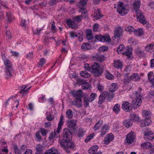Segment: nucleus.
I'll use <instances>...</instances> for the list:
<instances>
[{
	"mask_svg": "<svg viewBox=\"0 0 154 154\" xmlns=\"http://www.w3.org/2000/svg\"><path fill=\"white\" fill-rule=\"evenodd\" d=\"M72 94L75 97V99L72 102V104L78 108L82 106V104L81 98L83 97L82 90L80 89L77 91H73L72 92Z\"/></svg>",
	"mask_w": 154,
	"mask_h": 154,
	"instance_id": "nucleus-1",
	"label": "nucleus"
},
{
	"mask_svg": "<svg viewBox=\"0 0 154 154\" xmlns=\"http://www.w3.org/2000/svg\"><path fill=\"white\" fill-rule=\"evenodd\" d=\"M91 69L95 77L100 76L103 72V67L97 63H95L91 66Z\"/></svg>",
	"mask_w": 154,
	"mask_h": 154,
	"instance_id": "nucleus-2",
	"label": "nucleus"
},
{
	"mask_svg": "<svg viewBox=\"0 0 154 154\" xmlns=\"http://www.w3.org/2000/svg\"><path fill=\"white\" fill-rule=\"evenodd\" d=\"M71 140L69 141L60 140L59 141L61 146L68 153L70 152L69 149H73L75 147V143H72Z\"/></svg>",
	"mask_w": 154,
	"mask_h": 154,
	"instance_id": "nucleus-3",
	"label": "nucleus"
},
{
	"mask_svg": "<svg viewBox=\"0 0 154 154\" xmlns=\"http://www.w3.org/2000/svg\"><path fill=\"white\" fill-rule=\"evenodd\" d=\"M4 62L5 67L6 78L7 79H8L12 75L11 72L13 71V66L10 61L8 59L4 60Z\"/></svg>",
	"mask_w": 154,
	"mask_h": 154,
	"instance_id": "nucleus-4",
	"label": "nucleus"
},
{
	"mask_svg": "<svg viewBox=\"0 0 154 154\" xmlns=\"http://www.w3.org/2000/svg\"><path fill=\"white\" fill-rule=\"evenodd\" d=\"M142 90L141 88L139 87L138 88V91H136L135 93V94L136 96L135 99L133 100L131 102V104L134 107L137 108L139 106L142 102L141 97H142V94L140 93Z\"/></svg>",
	"mask_w": 154,
	"mask_h": 154,
	"instance_id": "nucleus-5",
	"label": "nucleus"
},
{
	"mask_svg": "<svg viewBox=\"0 0 154 154\" xmlns=\"http://www.w3.org/2000/svg\"><path fill=\"white\" fill-rule=\"evenodd\" d=\"M62 129V126L58 125L57 129H55L54 132H51L50 135L48 139L51 141L54 138H57L60 137V133Z\"/></svg>",
	"mask_w": 154,
	"mask_h": 154,
	"instance_id": "nucleus-6",
	"label": "nucleus"
},
{
	"mask_svg": "<svg viewBox=\"0 0 154 154\" xmlns=\"http://www.w3.org/2000/svg\"><path fill=\"white\" fill-rule=\"evenodd\" d=\"M117 11L122 16L127 14L128 11L124 7V4L123 2H119L118 5Z\"/></svg>",
	"mask_w": 154,
	"mask_h": 154,
	"instance_id": "nucleus-7",
	"label": "nucleus"
},
{
	"mask_svg": "<svg viewBox=\"0 0 154 154\" xmlns=\"http://www.w3.org/2000/svg\"><path fill=\"white\" fill-rule=\"evenodd\" d=\"M63 139L61 140L69 141L72 139V134L70 130L67 128H65L63 130Z\"/></svg>",
	"mask_w": 154,
	"mask_h": 154,
	"instance_id": "nucleus-8",
	"label": "nucleus"
},
{
	"mask_svg": "<svg viewBox=\"0 0 154 154\" xmlns=\"http://www.w3.org/2000/svg\"><path fill=\"white\" fill-rule=\"evenodd\" d=\"M136 12L137 14V20L143 24H146V22L145 20L144 16L143 13L140 10L137 11Z\"/></svg>",
	"mask_w": 154,
	"mask_h": 154,
	"instance_id": "nucleus-9",
	"label": "nucleus"
},
{
	"mask_svg": "<svg viewBox=\"0 0 154 154\" xmlns=\"http://www.w3.org/2000/svg\"><path fill=\"white\" fill-rule=\"evenodd\" d=\"M135 133L132 132L128 134L126 137L127 142L128 143L131 144L134 141L135 137Z\"/></svg>",
	"mask_w": 154,
	"mask_h": 154,
	"instance_id": "nucleus-10",
	"label": "nucleus"
},
{
	"mask_svg": "<svg viewBox=\"0 0 154 154\" xmlns=\"http://www.w3.org/2000/svg\"><path fill=\"white\" fill-rule=\"evenodd\" d=\"M144 138L146 140H152L154 139V134L152 132H147L145 134Z\"/></svg>",
	"mask_w": 154,
	"mask_h": 154,
	"instance_id": "nucleus-11",
	"label": "nucleus"
},
{
	"mask_svg": "<svg viewBox=\"0 0 154 154\" xmlns=\"http://www.w3.org/2000/svg\"><path fill=\"white\" fill-rule=\"evenodd\" d=\"M122 108L125 111L128 112L132 109L131 104L127 102H124L122 105Z\"/></svg>",
	"mask_w": 154,
	"mask_h": 154,
	"instance_id": "nucleus-12",
	"label": "nucleus"
},
{
	"mask_svg": "<svg viewBox=\"0 0 154 154\" xmlns=\"http://www.w3.org/2000/svg\"><path fill=\"white\" fill-rule=\"evenodd\" d=\"M66 23L68 26L72 29H76L78 26V24L75 23L73 20H67Z\"/></svg>",
	"mask_w": 154,
	"mask_h": 154,
	"instance_id": "nucleus-13",
	"label": "nucleus"
},
{
	"mask_svg": "<svg viewBox=\"0 0 154 154\" xmlns=\"http://www.w3.org/2000/svg\"><path fill=\"white\" fill-rule=\"evenodd\" d=\"M132 49L131 48L129 47H127L126 49V51L123 52L122 54L123 55L127 56L128 58H131V56L132 54Z\"/></svg>",
	"mask_w": 154,
	"mask_h": 154,
	"instance_id": "nucleus-14",
	"label": "nucleus"
},
{
	"mask_svg": "<svg viewBox=\"0 0 154 154\" xmlns=\"http://www.w3.org/2000/svg\"><path fill=\"white\" fill-rule=\"evenodd\" d=\"M109 129V126L108 125L105 124L101 128V130L100 131V135L101 136H104L107 132Z\"/></svg>",
	"mask_w": 154,
	"mask_h": 154,
	"instance_id": "nucleus-15",
	"label": "nucleus"
},
{
	"mask_svg": "<svg viewBox=\"0 0 154 154\" xmlns=\"http://www.w3.org/2000/svg\"><path fill=\"white\" fill-rule=\"evenodd\" d=\"M114 139V136L112 134H109L106 135V137H105L104 142L105 144H108L111 141Z\"/></svg>",
	"mask_w": 154,
	"mask_h": 154,
	"instance_id": "nucleus-16",
	"label": "nucleus"
},
{
	"mask_svg": "<svg viewBox=\"0 0 154 154\" xmlns=\"http://www.w3.org/2000/svg\"><path fill=\"white\" fill-rule=\"evenodd\" d=\"M107 94H106V91L103 92L101 93L99 97L98 102V103L99 104H101L103 102L104 100L106 97V95H107Z\"/></svg>",
	"mask_w": 154,
	"mask_h": 154,
	"instance_id": "nucleus-17",
	"label": "nucleus"
},
{
	"mask_svg": "<svg viewBox=\"0 0 154 154\" xmlns=\"http://www.w3.org/2000/svg\"><path fill=\"white\" fill-rule=\"evenodd\" d=\"M151 123V121L149 117L146 118L144 120H142L141 122V126L142 127H145L146 125H148Z\"/></svg>",
	"mask_w": 154,
	"mask_h": 154,
	"instance_id": "nucleus-18",
	"label": "nucleus"
},
{
	"mask_svg": "<svg viewBox=\"0 0 154 154\" xmlns=\"http://www.w3.org/2000/svg\"><path fill=\"white\" fill-rule=\"evenodd\" d=\"M140 1L139 0H135L133 4V7L134 10L136 12L137 11H139L138 10L140 7Z\"/></svg>",
	"mask_w": 154,
	"mask_h": 154,
	"instance_id": "nucleus-19",
	"label": "nucleus"
},
{
	"mask_svg": "<svg viewBox=\"0 0 154 154\" xmlns=\"http://www.w3.org/2000/svg\"><path fill=\"white\" fill-rule=\"evenodd\" d=\"M57 150L54 147H52L51 149L47 150L44 154H56ZM35 154H42L41 153H37Z\"/></svg>",
	"mask_w": 154,
	"mask_h": 154,
	"instance_id": "nucleus-20",
	"label": "nucleus"
},
{
	"mask_svg": "<svg viewBox=\"0 0 154 154\" xmlns=\"http://www.w3.org/2000/svg\"><path fill=\"white\" fill-rule=\"evenodd\" d=\"M76 121L73 119L70 120L67 123V125L69 128H72L76 125Z\"/></svg>",
	"mask_w": 154,
	"mask_h": 154,
	"instance_id": "nucleus-21",
	"label": "nucleus"
},
{
	"mask_svg": "<svg viewBox=\"0 0 154 154\" xmlns=\"http://www.w3.org/2000/svg\"><path fill=\"white\" fill-rule=\"evenodd\" d=\"M114 64V67L116 68L121 69L123 67L122 63L120 60L115 61Z\"/></svg>",
	"mask_w": 154,
	"mask_h": 154,
	"instance_id": "nucleus-22",
	"label": "nucleus"
},
{
	"mask_svg": "<svg viewBox=\"0 0 154 154\" xmlns=\"http://www.w3.org/2000/svg\"><path fill=\"white\" fill-rule=\"evenodd\" d=\"M134 34L139 36H141L143 34V31L140 28L134 29Z\"/></svg>",
	"mask_w": 154,
	"mask_h": 154,
	"instance_id": "nucleus-23",
	"label": "nucleus"
},
{
	"mask_svg": "<svg viewBox=\"0 0 154 154\" xmlns=\"http://www.w3.org/2000/svg\"><path fill=\"white\" fill-rule=\"evenodd\" d=\"M141 147L143 149H149L152 146V144L150 142H146L140 144Z\"/></svg>",
	"mask_w": 154,
	"mask_h": 154,
	"instance_id": "nucleus-24",
	"label": "nucleus"
},
{
	"mask_svg": "<svg viewBox=\"0 0 154 154\" xmlns=\"http://www.w3.org/2000/svg\"><path fill=\"white\" fill-rule=\"evenodd\" d=\"M145 50L146 51L151 52L154 50V45L150 44L145 47Z\"/></svg>",
	"mask_w": 154,
	"mask_h": 154,
	"instance_id": "nucleus-25",
	"label": "nucleus"
},
{
	"mask_svg": "<svg viewBox=\"0 0 154 154\" xmlns=\"http://www.w3.org/2000/svg\"><path fill=\"white\" fill-rule=\"evenodd\" d=\"M91 46L89 44L84 43L82 44L81 46L82 49L84 51H87L91 49Z\"/></svg>",
	"mask_w": 154,
	"mask_h": 154,
	"instance_id": "nucleus-26",
	"label": "nucleus"
},
{
	"mask_svg": "<svg viewBox=\"0 0 154 154\" xmlns=\"http://www.w3.org/2000/svg\"><path fill=\"white\" fill-rule=\"evenodd\" d=\"M89 97L87 96H85L84 97L83 102L84 105L86 107H87L89 106V102H90L89 100Z\"/></svg>",
	"mask_w": 154,
	"mask_h": 154,
	"instance_id": "nucleus-27",
	"label": "nucleus"
},
{
	"mask_svg": "<svg viewBox=\"0 0 154 154\" xmlns=\"http://www.w3.org/2000/svg\"><path fill=\"white\" fill-rule=\"evenodd\" d=\"M94 14V17L96 20L100 19L102 17V15L100 13V10L99 9H98L97 10L95 11Z\"/></svg>",
	"mask_w": 154,
	"mask_h": 154,
	"instance_id": "nucleus-28",
	"label": "nucleus"
},
{
	"mask_svg": "<svg viewBox=\"0 0 154 154\" xmlns=\"http://www.w3.org/2000/svg\"><path fill=\"white\" fill-rule=\"evenodd\" d=\"M118 88V85L116 83H112L109 88V91L111 92H114L116 91Z\"/></svg>",
	"mask_w": 154,
	"mask_h": 154,
	"instance_id": "nucleus-29",
	"label": "nucleus"
},
{
	"mask_svg": "<svg viewBox=\"0 0 154 154\" xmlns=\"http://www.w3.org/2000/svg\"><path fill=\"white\" fill-rule=\"evenodd\" d=\"M130 78L132 80L135 82L139 80L140 79V77L137 73L133 74L130 76Z\"/></svg>",
	"mask_w": 154,
	"mask_h": 154,
	"instance_id": "nucleus-30",
	"label": "nucleus"
},
{
	"mask_svg": "<svg viewBox=\"0 0 154 154\" xmlns=\"http://www.w3.org/2000/svg\"><path fill=\"white\" fill-rule=\"evenodd\" d=\"M124 123L125 126L127 128H129L132 125V121L129 119L124 121Z\"/></svg>",
	"mask_w": 154,
	"mask_h": 154,
	"instance_id": "nucleus-31",
	"label": "nucleus"
},
{
	"mask_svg": "<svg viewBox=\"0 0 154 154\" xmlns=\"http://www.w3.org/2000/svg\"><path fill=\"white\" fill-rule=\"evenodd\" d=\"M130 119H131L132 121H133L135 122H137L138 121L139 119V116L133 113H132L130 114Z\"/></svg>",
	"mask_w": 154,
	"mask_h": 154,
	"instance_id": "nucleus-32",
	"label": "nucleus"
},
{
	"mask_svg": "<svg viewBox=\"0 0 154 154\" xmlns=\"http://www.w3.org/2000/svg\"><path fill=\"white\" fill-rule=\"evenodd\" d=\"M86 38L88 40H91L93 38L92 31L90 29L86 30Z\"/></svg>",
	"mask_w": 154,
	"mask_h": 154,
	"instance_id": "nucleus-33",
	"label": "nucleus"
},
{
	"mask_svg": "<svg viewBox=\"0 0 154 154\" xmlns=\"http://www.w3.org/2000/svg\"><path fill=\"white\" fill-rule=\"evenodd\" d=\"M98 148V147L97 146L95 145L94 147L88 150V152L90 154H93L95 153L96 152Z\"/></svg>",
	"mask_w": 154,
	"mask_h": 154,
	"instance_id": "nucleus-34",
	"label": "nucleus"
},
{
	"mask_svg": "<svg viewBox=\"0 0 154 154\" xmlns=\"http://www.w3.org/2000/svg\"><path fill=\"white\" fill-rule=\"evenodd\" d=\"M66 116L68 118L71 119L73 117V112L70 109H67L66 112Z\"/></svg>",
	"mask_w": 154,
	"mask_h": 154,
	"instance_id": "nucleus-35",
	"label": "nucleus"
},
{
	"mask_svg": "<svg viewBox=\"0 0 154 154\" xmlns=\"http://www.w3.org/2000/svg\"><path fill=\"white\" fill-rule=\"evenodd\" d=\"M122 30L120 29H116L115 32V37L118 38L119 37L122 35Z\"/></svg>",
	"mask_w": 154,
	"mask_h": 154,
	"instance_id": "nucleus-36",
	"label": "nucleus"
},
{
	"mask_svg": "<svg viewBox=\"0 0 154 154\" xmlns=\"http://www.w3.org/2000/svg\"><path fill=\"white\" fill-rule=\"evenodd\" d=\"M113 110L117 114H118L120 111V106L118 104H116L113 107Z\"/></svg>",
	"mask_w": 154,
	"mask_h": 154,
	"instance_id": "nucleus-37",
	"label": "nucleus"
},
{
	"mask_svg": "<svg viewBox=\"0 0 154 154\" xmlns=\"http://www.w3.org/2000/svg\"><path fill=\"white\" fill-rule=\"evenodd\" d=\"M88 0H80L79 3L77 4V5L78 7L81 6H84L87 4Z\"/></svg>",
	"mask_w": 154,
	"mask_h": 154,
	"instance_id": "nucleus-38",
	"label": "nucleus"
},
{
	"mask_svg": "<svg viewBox=\"0 0 154 154\" xmlns=\"http://www.w3.org/2000/svg\"><path fill=\"white\" fill-rule=\"evenodd\" d=\"M6 17L8 21L11 22L14 18L12 14L10 12H8L6 13Z\"/></svg>",
	"mask_w": 154,
	"mask_h": 154,
	"instance_id": "nucleus-39",
	"label": "nucleus"
},
{
	"mask_svg": "<svg viewBox=\"0 0 154 154\" xmlns=\"http://www.w3.org/2000/svg\"><path fill=\"white\" fill-rule=\"evenodd\" d=\"M85 131L83 128H79L78 131V136L79 137H82L85 134Z\"/></svg>",
	"mask_w": 154,
	"mask_h": 154,
	"instance_id": "nucleus-40",
	"label": "nucleus"
},
{
	"mask_svg": "<svg viewBox=\"0 0 154 154\" xmlns=\"http://www.w3.org/2000/svg\"><path fill=\"white\" fill-rule=\"evenodd\" d=\"M80 75L82 77L88 78L90 76V74L86 71H83L80 72Z\"/></svg>",
	"mask_w": 154,
	"mask_h": 154,
	"instance_id": "nucleus-41",
	"label": "nucleus"
},
{
	"mask_svg": "<svg viewBox=\"0 0 154 154\" xmlns=\"http://www.w3.org/2000/svg\"><path fill=\"white\" fill-rule=\"evenodd\" d=\"M106 94H107V95H106L107 99L108 101H110L111 100L113 97L114 94L108 92L106 91Z\"/></svg>",
	"mask_w": 154,
	"mask_h": 154,
	"instance_id": "nucleus-42",
	"label": "nucleus"
},
{
	"mask_svg": "<svg viewBox=\"0 0 154 154\" xmlns=\"http://www.w3.org/2000/svg\"><path fill=\"white\" fill-rule=\"evenodd\" d=\"M81 17L80 15H78L73 17V20L76 23H79L82 20Z\"/></svg>",
	"mask_w": 154,
	"mask_h": 154,
	"instance_id": "nucleus-43",
	"label": "nucleus"
},
{
	"mask_svg": "<svg viewBox=\"0 0 154 154\" xmlns=\"http://www.w3.org/2000/svg\"><path fill=\"white\" fill-rule=\"evenodd\" d=\"M97 96V94L94 93H92L90 95V97H89V99L90 100L89 101L90 102H92L95 98Z\"/></svg>",
	"mask_w": 154,
	"mask_h": 154,
	"instance_id": "nucleus-44",
	"label": "nucleus"
},
{
	"mask_svg": "<svg viewBox=\"0 0 154 154\" xmlns=\"http://www.w3.org/2000/svg\"><path fill=\"white\" fill-rule=\"evenodd\" d=\"M89 84L88 82H85L83 84H82V88L83 89H88L89 87Z\"/></svg>",
	"mask_w": 154,
	"mask_h": 154,
	"instance_id": "nucleus-45",
	"label": "nucleus"
},
{
	"mask_svg": "<svg viewBox=\"0 0 154 154\" xmlns=\"http://www.w3.org/2000/svg\"><path fill=\"white\" fill-rule=\"evenodd\" d=\"M125 48L124 46L123 45H121L119 46L117 48V51L119 54H121L122 53L121 51H122Z\"/></svg>",
	"mask_w": 154,
	"mask_h": 154,
	"instance_id": "nucleus-46",
	"label": "nucleus"
},
{
	"mask_svg": "<svg viewBox=\"0 0 154 154\" xmlns=\"http://www.w3.org/2000/svg\"><path fill=\"white\" fill-rule=\"evenodd\" d=\"M107 74L106 75V77L108 79L111 80L113 79L114 77L111 74H110L109 72L108 71H106Z\"/></svg>",
	"mask_w": 154,
	"mask_h": 154,
	"instance_id": "nucleus-47",
	"label": "nucleus"
},
{
	"mask_svg": "<svg viewBox=\"0 0 154 154\" xmlns=\"http://www.w3.org/2000/svg\"><path fill=\"white\" fill-rule=\"evenodd\" d=\"M85 82V81L81 79L78 78L76 79V83L77 85H82V84H83Z\"/></svg>",
	"mask_w": 154,
	"mask_h": 154,
	"instance_id": "nucleus-48",
	"label": "nucleus"
},
{
	"mask_svg": "<svg viewBox=\"0 0 154 154\" xmlns=\"http://www.w3.org/2000/svg\"><path fill=\"white\" fill-rule=\"evenodd\" d=\"M103 38L104 41L102 42H106L109 43L111 42V39L109 36H103Z\"/></svg>",
	"mask_w": 154,
	"mask_h": 154,
	"instance_id": "nucleus-49",
	"label": "nucleus"
},
{
	"mask_svg": "<svg viewBox=\"0 0 154 154\" xmlns=\"http://www.w3.org/2000/svg\"><path fill=\"white\" fill-rule=\"evenodd\" d=\"M151 112L149 111L144 110L143 112V115L144 117H148L151 114Z\"/></svg>",
	"mask_w": 154,
	"mask_h": 154,
	"instance_id": "nucleus-50",
	"label": "nucleus"
},
{
	"mask_svg": "<svg viewBox=\"0 0 154 154\" xmlns=\"http://www.w3.org/2000/svg\"><path fill=\"white\" fill-rule=\"evenodd\" d=\"M43 147L41 144H37L35 147V149L38 152H41L42 149Z\"/></svg>",
	"mask_w": 154,
	"mask_h": 154,
	"instance_id": "nucleus-51",
	"label": "nucleus"
},
{
	"mask_svg": "<svg viewBox=\"0 0 154 154\" xmlns=\"http://www.w3.org/2000/svg\"><path fill=\"white\" fill-rule=\"evenodd\" d=\"M137 54L139 56H142L144 55L143 51H142L139 49L137 50L136 51Z\"/></svg>",
	"mask_w": 154,
	"mask_h": 154,
	"instance_id": "nucleus-52",
	"label": "nucleus"
},
{
	"mask_svg": "<svg viewBox=\"0 0 154 154\" xmlns=\"http://www.w3.org/2000/svg\"><path fill=\"white\" fill-rule=\"evenodd\" d=\"M14 149L15 154H20L22 152L21 151L19 150L17 146H15L14 147Z\"/></svg>",
	"mask_w": 154,
	"mask_h": 154,
	"instance_id": "nucleus-53",
	"label": "nucleus"
},
{
	"mask_svg": "<svg viewBox=\"0 0 154 154\" xmlns=\"http://www.w3.org/2000/svg\"><path fill=\"white\" fill-rule=\"evenodd\" d=\"M84 6H81L80 7H79L80 9L79 11V12H81L82 13H88V12L86 10V8H85Z\"/></svg>",
	"mask_w": 154,
	"mask_h": 154,
	"instance_id": "nucleus-54",
	"label": "nucleus"
},
{
	"mask_svg": "<svg viewBox=\"0 0 154 154\" xmlns=\"http://www.w3.org/2000/svg\"><path fill=\"white\" fill-rule=\"evenodd\" d=\"M103 36L101 35H97L95 36V38L98 40L102 42L104 41L103 38Z\"/></svg>",
	"mask_w": 154,
	"mask_h": 154,
	"instance_id": "nucleus-55",
	"label": "nucleus"
},
{
	"mask_svg": "<svg viewBox=\"0 0 154 154\" xmlns=\"http://www.w3.org/2000/svg\"><path fill=\"white\" fill-rule=\"evenodd\" d=\"M46 61L44 58H41L39 61V65L40 66H42L45 63Z\"/></svg>",
	"mask_w": 154,
	"mask_h": 154,
	"instance_id": "nucleus-56",
	"label": "nucleus"
},
{
	"mask_svg": "<svg viewBox=\"0 0 154 154\" xmlns=\"http://www.w3.org/2000/svg\"><path fill=\"white\" fill-rule=\"evenodd\" d=\"M134 28L131 26H129L125 29V30L128 32H134Z\"/></svg>",
	"mask_w": 154,
	"mask_h": 154,
	"instance_id": "nucleus-57",
	"label": "nucleus"
},
{
	"mask_svg": "<svg viewBox=\"0 0 154 154\" xmlns=\"http://www.w3.org/2000/svg\"><path fill=\"white\" fill-rule=\"evenodd\" d=\"M35 137L36 140L37 141H39L41 140L42 137L40 135L39 132H37L36 133Z\"/></svg>",
	"mask_w": 154,
	"mask_h": 154,
	"instance_id": "nucleus-58",
	"label": "nucleus"
},
{
	"mask_svg": "<svg viewBox=\"0 0 154 154\" xmlns=\"http://www.w3.org/2000/svg\"><path fill=\"white\" fill-rule=\"evenodd\" d=\"M94 134H92L91 136H88L85 140L86 143H87L91 140L93 137Z\"/></svg>",
	"mask_w": 154,
	"mask_h": 154,
	"instance_id": "nucleus-59",
	"label": "nucleus"
},
{
	"mask_svg": "<svg viewBox=\"0 0 154 154\" xmlns=\"http://www.w3.org/2000/svg\"><path fill=\"white\" fill-rule=\"evenodd\" d=\"M63 115H61L60 117V121L59 123L58 124V125L62 126L63 123Z\"/></svg>",
	"mask_w": 154,
	"mask_h": 154,
	"instance_id": "nucleus-60",
	"label": "nucleus"
},
{
	"mask_svg": "<svg viewBox=\"0 0 154 154\" xmlns=\"http://www.w3.org/2000/svg\"><path fill=\"white\" fill-rule=\"evenodd\" d=\"M108 48L106 46H103L100 47L99 48L100 51L102 52L106 51L108 49Z\"/></svg>",
	"mask_w": 154,
	"mask_h": 154,
	"instance_id": "nucleus-61",
	"label": "nucleus"
},
{
	"mask_svg": "<svg viewBox=\"0 0 154 154\" xmlns=\"http://www.w3.org/2000/svg\"><path fill=\"white\" fill-rule=\"evenodd\" d=\"M84 68L85 70L91 72V66L90 67H89V65L88 64H85Z\"/></svg>",
	"mask_w": 154,
	"mask_h": 154,
	"instance_id": "nucleus-62",
	"label": "nucleus"
},
{
	"mask_svg": "<svg viewBox=\"0 0 154 154\" xmlns=\"http://www.w3.org/2000/svg\"><path fill=\"white\" fill-rule=\"evenodd\" d=\"M59 0H51L49 2V4L52 6L58 2Z\"/></svg>",
	"mask_w": 154,
	"mask_h": 154,
	"instance_id": "nucleus-63",
	"label": "nucleus"
},
{
	"mask_svg": "<svg viewBox=\"0 0 154 154\" xmlns=\"http://www.w3.org/2000/svg\"><path fill=\"white\" fill-rule=\"evenodd\" d=\"M148 97L149 98L153 99L154 98V92L151 91L149 93Z\"/></svg>",
	"mask_w": 154,
	"mask_h": 154,
	"instance_id": "nucleus-64",
	"label": "nucleus"
}]
</instances>
